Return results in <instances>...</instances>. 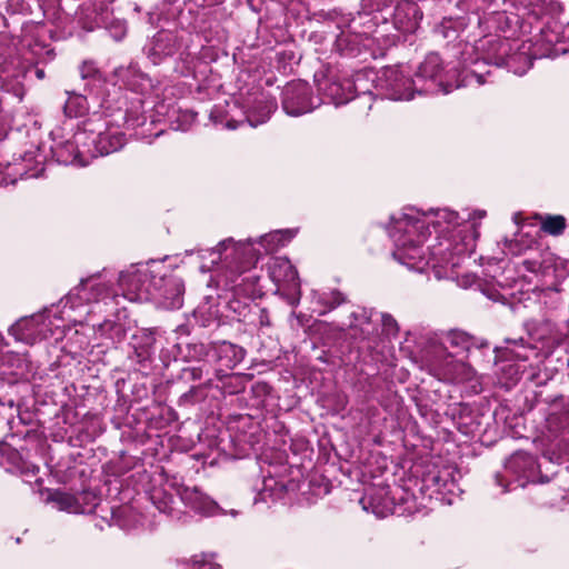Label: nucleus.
I'll use <instances>...</instances> for the list:
<instances>
[{
	"mask_svg": "<svg viewBox=\"0 0 569 569\" xmlns=\"http://www.w3.org/2000/svg\"><path fill=\"white\" fill-rule=\"evenodd\" d=\"M296 236V231L292 229L287 230H277L274 232H270L268 234L261 236L259 239V243L267 251H274L279 247L284 246Z\"/></svg>",
	"mask_w": 569,
	"mask_h": 569,
	"instance_id": "f704fd0d",
	"label": "nucleus"
},
{
	"mask_svg": "<svg viewBox=\"0 0 569 569\" xmlns=\"http://www.w3.org/2000/svg\"><path fill=\"white\" fill-rule=\"evenodd\" d=\"M389 236L395 244L393 258L409 269L422 272L429 264L433 267L435 259L423 249L427 240L428 220L417 208H406L403 211L393 214L388 228Z\"/></svg>",
	"mask_w": 569,
	"mask_h": 569,
	"instance_id": "20e7f679",
	"label": "nucleus"
},
{
	"mask_svg": "<svg viewBox=\"0 0 569 569\" xmlns=\"http://www.w3.org/2000/svg\"><path fill=\"white\" fill-rule=\"evenodd\" d=\"M141 338L143 340L142 346L134 347L136 359L140 363L150 359L152 355V347L156 342L154 333L152 331H144Z\"/></svg>",
	"mask_w": 569,
	"mask_h": 569,
	"instance_id": "c03bdc74",
	"label": "nucleus"
},
{
	"mask_svg": "<svg viewBox=\"0 0 569 569\" xmlns=\"http://www.w3.org/2000/svg\"><path fill=\"white\" fill-rule=\"evenodd\" d=\"M312 299L318 306L322 307V310L319 312L320 315H325L347 301L346 296L336 289L323 292L315 291L312 293Z\"/></svg>",
	"mask_w": 569,
	"mask_h": 569,
	"instance_id": "473e14b6",
	"label": "nucleus"
},
{
	"mask_svg": "<svg viewBox=\"0 0 569 569\" xmlns=\"http://www.w3.org/2000/svg\"><path fill=\"white\" fill-rule=\"evenodd\" d=\"M230 515H231V516H233V517H236V516L238 515V511H237V510H231V511H230Z\"/></svg>",
	"mask_w": 569,
	"mask_h": 569,
	"instance_id": "338daca9",
	"label": "nucleus"
},
{
	"mask_svg": "<svg viewBox=\"0 0 569 569\" xmlns=\"http://www.w3.org/2000/svg\"><path fill=\"white\" fill-rule=\"evenodd\" d=\"M4 457L13 471L24 476H36L39 472V466L26 460L17 450L10 449Z\"/></svg>",
	"mask_w": 569,
	"mask_h": 569,
	"instance_id": "c9c22d12",
	"label": "nucleus"
},
{
	"mask_svg": "<svg viewBox=\"0 0 569 569\" xmlns=\"http://www.w3.org/2000/svg\"><path fill=\"white\" fill-rule=\"evenodd\" d=\"M376 89L391 100H411L418 94L413 88V77L402 67L383 68L377 76Z\"/></svg>",
	"mask_w": 569,
	"mask_h": 569,
	"instance_id": "4468645a",
	"label": "nucleus"
},
{
	"mask_svg": "<svg viewBox=\"0 0 569 569\" xmlns=\"http://www.w3.org/2000/svg\"><path fill=\"white\" fill-rule=\"evenodd\" d=\"M47 502L59 511L68 513H90L98 506V497L92 491H81L77 495L61 489L49 490Z\"/></svg>",
	"mask_w": 569,
	"mask_h": 569,
	"instance_id": "f3484780",
	"label": "nucleus"
},
{
	"mask_svg": "<svg viewBox=\"0 0 569 569\" xmlns=\"http://www.w3.org/2000/svg\"><path fill=\"white\" fill-rule=\"evenodd\" d=\"M363 80V77L359 73L353 80L348 78L338 79L331 76L316 74L315 81L319 93L316 101H319V106L321 103H332L335 106L345 104L353 99V93L358 90H362L361 93H359L360 98L370 101L371 96L369 89H363L360 86Z\"/></svg>",
	"mask_w": 569,
	"mask_h": 569,
	"instance_id": "9d476101",
	"label": "nucleus"
},
{
	"mask_svg": "<svg viewBox=\"0 0 569 569\" xmlns=\"http://www.w3.org/2000/svg\"><path fill=\"white\" fill-rule=\"evenodd\" d=\"M183 505L202 516H214L218 513V505L198 488L186 487L179 491Z\"/></svg>",
	"mask_w": 569,
	"mask_h": 569,
	"instance_id": "5701e85b",
	"label": "nucleus"
},
{
	"mask_svg": "<svg viewBox=\"0 0 569 569\" xmlns=\"http://www.w3.org/2000/svg\"><path fill=\"white\" fill-rule=\"evenodd\" d=\"M446 343L450 347H457L468 350L472 345V337L460 330H451L446 336Z\"/></svg>",
	"mask_w": 569,
	"mask_h": 569,
	"instance_id": "49530a36",
	"label": "nucleus"
},
{
	"mask_svg": "<svg viewBox=\"0 0 569 569\" xmlns=\"http://www.w3.org/2000/svg\"><path fill=\"white\" fill-rule=\"evenodd\" d=\"M97 332L112 343H119L126 338L124 326L112 320H104L97 327Z\"/></svg>",
	"mask_w": 569,
	"mask_h": 569,
	"instance_id": "4c0bfd02",
	"label": "nucleus"
},
{
	"mask_svg": "<svg viewBox=\"0 0 569 569\" xmlns=\"http://www.w3.org/2000/svg\"><path fill=\"white\" fill-rule=\"evenodd\" d=\"M36 74L38 79L44 78V71L42 69H37Z\"/></svg>",
	"mask_w": 569,
	"mask_h": 569,
	"instance_id": "bf43d9fd",
	"label": "nucleus"
},
{
	"mask_svg": "<svg viewBox=\"0 0 569 569\" xmlns=\"http://www.w3.org/2000/svg\"><path fill=\"white\" fill-rule=\"evenodd\" d=\"M566 228V219L562 216H546L541 222V229L552 236H559Z\"/></svg>",
	"mask_w": 569,
	"mask_h": 569,
	"instance_id": "a18cd8bd",
	"label": "nucleus"
},
{
	"mask_svg": "<svg viewBox=\"0 0 569 569\" xmlns=\"http://www.w3.org/2000/svg\"><path fill=\"white\" fill-rule=\"evenodd\" d=\"M535 7L538 8L541 13L551 16L558 14L562 10L559 0H535Z\"/></svg>",
	"mask_w": 569,
	"mask_h": 569,
	"instance_id": "de8ad7c7",
	"label": "nucleus"
},
{
	"mask_svg": "<svg viewBox=\"0 0 569 569\" xmlns=\"http://www.w3.org/2000/svg\"><path fill=\"white\" fill-rule=\"evenodd\" d=\"M505 343L503 357L508 360L529 361L532 357H538L537 348L532 345H525L523 338H507Z\"/></svg>",
	"mask_w": 569,
	"mask_h": 569,
	"instance_id": "c756f323",
	"label": "nucleus"
},
{
	"mask_svg": "<svg viewBox=\"0 0 569 569\" xmlns=\"http://www.w3.org/2000/svg\"><path fill=\"white\" fill-rule=\"evenodd\" d=\"M126 124H127L128 127H130V126H131V127H134V123H133V122H131L130 120H126Z\"/></svg>",
	"mask_w": 569,
	"mask_h": 569,
	"instance_id": "e2e57ef3",
	"label": "nucleus"
},
{
	"mask_svg": "<svg viewBox=\"0 0 569 569\" xmlns=\"http://www.w3.org/2000/svg\"><path fill=\"white\" fill-rule=\"evenodd\" d=\"M77 141L82 147H91L90 157L106 156L120 150L126 143V136L107 119H90L82 130L77 131Z\"/></svg>",
	"mask_w": 569,
	"mask_h": 569,
	"instance_id": "423d86ee",
	"label": "nucleus"
},
{
	"mask_svg": "<svg viewBox=\"0 0 569 569\" xmlns=\"http://www.w3.org/2000/svg\"><path fill=\"white\" fill-rule=\"evenodd\" d=\"M113 78L114 84H119L120 87L128 88L132 91H137L144 80V76L139 71L134 63L116 68L113 71Z\"/></svg>",
	"mask_w": 569,
	"mask_h": 569,
	"instance_id": "c85d7f7f",
	"label": "nucleus"
},
{
	"mask_svg": "<svg viewBox=\"0 0 569 569\" xmlns=\"http://www.w3.org/2000/svg\"><path fill=\"white\" fill-rule=\"evenodd\" d=\"M425 365L432 376L443 381L457 382L465 372V365L447 352L443 346L429 349L425 355Z\"/></svg>",
	"mask_w": 569,
	"mask_h": 569,
	"instance_id": "dca6fc26",
	"label": "nucleus"
},
{
	"mask_svg": "<svg viewBox=\"0 0 569 569\" xmlns=\"http://www.w3.org/2000/svg\"><path fill=\"white\" fill-rule=\"evenodd\" d=\"M226 128L233 130L237 128V122L236 121H227Z\"/></svg>",
	"mask_w": 569,
	"mask_h": 569,
	"instance_id": "13d9d810",
	"label": "nucleus"
},
{
	"mask_svg": "<svg viewBox=\"0 0 569 569\" xmlns=\"http://www.w3.org/2000/svg\"><path fill=\"white\" fill-rule=\"evenodd\" d=\"M372 310L360 307L350 313V321L348 326L350 329L359 331L358 333L355 332L356 338L368 339L376 331V326L372 322Z\"/></svg>",
	"mask_w": 569,
	"mask_h": 569,
	"instance_id": "bb28decb",
	"label": "nucleus"
},
{
	"mask_svg": "<svg viewBox=\"0 0 569 569\" xmlns=\"http://www.w3.org/2000/svg\"><path fill=\"white\" fill-rule=\"evenodd\" d=\"M422 213L423 219L428 220V232L432 226L438 233L437 242L430 246V256L435 259L433 268L457 267L462 257L475 251L479 236L476 222H472L471 230L457 229L463 219L453 210L442 208Z\"/></svg>",
	"mask_w": 569,
	"mask_h": 569,
	"instance_id": "7ed1b4c3",
	"label": "nucleus"
},
{
	"mask_svg": "<svg viewBox=\"0 0 569 569\" xmlns=\"http://www.w3.org/2000/svg\"><path fill=\"white\" fill-rule=\"evenodd\" d=\"M268 271L270 279L279 289L281 287H288L289 289L299 287L298 272L286 257L272 258L268 264Z\"/></svg>",
	"mask_w": 569,
	"mask_h": 569,
	"instance_id": "412c9836",
	"label": "nucleus"
},
{
	"mask_svg": "<svg viewBox=\"0 0 569 569\" xmlns=\"http://www.w3.org/2000/svg\"><path fill=\"white\" fill-rule=\"evenodd\" d=\"M212 555L201 553L196 555L190 559L178 560V565L182 567V569H217L219 565L213 562Z\"/></svg>",
	"mask_w": 569,
	"mask_h": 569,
	"instance_id": "79ce46f5",
	"label": "nucleus"
},
{
	"mask_svg": "<svg viewBox=\"0 0 569 569\" xmlns=\"http://www.w3.org/2000/svg\"><path fill=\"white\" fill-rule=\"evenodd\" d=\"M176 50L177 41L174 34L162 30L153 37L147 54L153 64H159L163 58L172 56Z\"/></svg>",
	"mask_w": 569,
	"mask_h": 569,
	"instance_id": "393cba45",
	"label": "nucleus"
},
{
	"mask_svg": "<svg viewBox=\"0 0 569 569\" xmlns=\"http://www.w3.org/2000/svg\"><path fill=\"white\" fill-rule=\"evenodd\" d=\"M456 74L447 70L438 53L431 52L421 61L413 74V88L418 96L447 94L458 88L453 86Z\"/></svg>",
	"mask_w": 569,
	"mask_h": 569,
	"instance_id": "0eeeda50",
	"label": "nucleus"
},
{
	"mask_svg": "<svg viewBox=\"0 0 569 569\" xmlns=\"http://www.w3.org/2000/svg\"><path fill=\"white\" fill-rule=\"evenodd\" d=\"M542 326H545L548 330H551L552 328V323L550 321H545Z\"/></svg>",
	"mask_w": 569,
	"mask_h": 569,
	"instance_id": "680f3d73",
	"label": "nucleus"
},
{
	"mask_svg": "<svg viewBox=\"0 0 569 569\" xmlns=\"http://www.w3.org/2000/svg\"><path fill=\"white\" fill-rule=\"evenodd\" d=\"M289 489L288 483L282 480H277L273 477H267L263 479V487L261 495L263 499L270 497L272 499L281 498L282 495Z\"/></svg>",
	"mask_w": 569,
	"mask_h": 569,
	"instance_id": "37998d69",
	"label": "nucleus"
},
{
	"mask_svg": "<svg viewBox=\"0 0 569 569\" xmlns=\"http://www.w3.org/2000/svg\"><path fill=\"white\" fill-rule=\"evenodd\" d=\"M546 429L553 438L569 432V399L560 398L551 405L546 418Z\"/></svg>",
	"mask_w": 569,
	"mask_h": 569,
	"instance_id": "4be33fe9",
	"label": "nucleus"
},
{
	"mask_svg": "<svg viewBox=\"0 0 569 569\" xmlns=\"http://www.w3.org/2000/svg\"><path fill=\"white\" fill-rule=\"evenodd\" d=\"M63 109L64 113L70 118L82 117L89 110L88 100L83 94L76 92L69 93Z\"/></svg>",
	"mask_w": 569,
	"mask_h": 569,
	"instance_id": "58836bf2",
	"label": "nucleus"
},
{
	"mask_svg": "<svg viewBox=\"0 0 569 569\" xmlns=\"http://www.w3.org/2000/svg\"><path fill=\"white\" fill-rule=\"evenodd\" d=\"M274 110L276 103L264 96H261L248 107L246 120L251 127H257L267 122Z\"/></svg>",
	"mask_w": 569,
	"mask_h": 569,
	"instance_id": "cd10ccee",
	"label": "nucleus"
},
{
	"mask_svg": "<svg viewBox=\"0 0 569 569\" xmlns=\"http://www.w3.org/2000/svg\"><path fill=\"white\" fill-rule=\"evenodd\" d=\"M81 79L87 81L86 88L92 92L100 88L103 83V77L99 68L93 61H83L80 67Z\"/></svg>",
	"mask_w": 569,
	"mask_h": 569,
	"instance_id": "e433bc0d",
	"label": "nucleus"
},
{
	"mask_svg": "<svg viewBox=\"0 0 569 569\" xmlns=\"http://www.w3.org/2000/svg\"><path fill=\"white\" fill-rule=\"evenodd\" d=\"M213 356L221 366L232 369L239 365L246 356V350L229 341L212 345Z\"/></svg>",
	"mask_w": 569,
	"mask_h": 569,
	"instance_id": "a878e982",
	"label": "nucleus"
},
{
	"mask_svg": "<svg viewBox=\"0 0 569 569\" xmlns=\"http://www.w3.org/2000/svg\"><path fill=\"white\" fill-rule=\"evenodd\" d=\"M58 328L59 326H54L49 316L42 312L19 319L9 328V332L17 341L32 346L53 336L54 329Z\"/></svg>",
	"mask_w": 569,
	"mask_h": 569,
	"instance_id": "2eb2a0df",
	"label": "nucleus"
},
{
	"mask_svg": "<svg viewBox=\"0 0 569 569\" xmlns=\"http://www.w3.org/2000/svg\"><path fill=\"white\" fill-rule=\"evenodd\" d=\"M258 323L261 328L271 326L270 317L267 309L260 308L258 310Z\"/></svg>",
	"mask_w": 569,
	"mask_h": 569,
	"instance_id": "3c124183",
	"label": "nucleus"
},
{
	"mask_svg": "<svg viewBox=\"0 0 569 569\" xmlns=\"http://www.w3.org/2000/svg\"><path fill=\"white\" fill-rule=\"evenodd\" d=\"M457 472L450 467H445L435 473H429L423 479L427 487H435L436 491H448L452 492L456 487L455 475Z\"/></svg>",
	"mask_w": 569,
	"mask_h": 569,
	"instance_id": "7c9ffc66",
	"label": "nucleus"
},
{
	"mask_svg": "<svg viewBox=\"0 0 569 569\" xmlns=\"http://www.w3.org/2000/svg\"><path fill=\"white\" fill-rule=\"evenodd\" d=\"M292 292L288 297V302L296 307L300 301V286L297 289H290Z\"/></svg>",
	"mask_w": 569,
	"mask_h": 569,
	"instance_id": "864d4df0",
	"label": "nucleus"
},
{
	"mask_svg": "<svg viewBox=\"0 0 569 569\" xmlns=\"http://www.w3.org/2000/svg\"><path fill=\"white\" fill-rule=\"evenodd\" d=\"M540 465L536 458L525 451L515 452L505 463V475L496 476L497 483L503 487V491H511L512 481H517L519 487L527 483L546 482L547 478L540 475Z\"/></svg>",
	"mask_w": 569,
	"mask_h": 569,
	"instance_id": "f8f14e48",
	"label": "nucleus"
},
{
	"mask_svg": "<svg viewBox=\"0 0 569 569\" xmlns=\"http://www.w3.org/2000/svg\"><path fill=\"white\" fill-rule=\"evenodd\" d=\"M118 293L107 282L97 277H90L74 287L64 298L63 312L69 308L71 311H77L87 307L84 315L94 312V308H100V305L108 306L114 302Z\"/></svg>",
	"mask_w": 569,
	"mask_h": 569,
	"instance_id": "6e6552de",
	"label": "nucleus"
},
{
	"mask_svg": "<svg viewBox=\"0 0 569 569\" xmlns=\"http://www.w3.org/2000/svg\"><path fill=\"white\" fill-rule=\"evenodd\" d=\"M470 21L471 18H468L467 21L465 17H445L435 26L433 34L446 44L455 43L460 39Z\"/></svg>",
	"mask_w": 569,
	"mask_h": 569,
	"instance_id": "b1692460",
	"label": "nucleus"
},
{
	"mask_svg": "<svg viewBox=\"0 0 569 569\" xmlns=\"http://www.w3.org/2000/svg\"><path fill=\"white\" fill-rule=\"evenodd\" d=\"M212 351V345H204L202 342L187 343L182 351V357L186 361L201 362Z\"/></svg>",
	"mask_w": 569,
	"mask_h": 569,
	"instance_id": "a19ab883",
	"label": "nucleus"
},
{
	"mask_svg": "<svg viewBox=\"0 0 569 569\" xmlns=\"http://www.w3.org/2000/svg\"><path fill=\"white\" fill-rule=\"evenodd\" d=\"M150 499L154 507L162 513L174 518L180 519L179 511L174 508V498L171 493H168L167 491L162 489H154L151 495Z\"/></svg>",
	"mask_w": 569,
	"mask_h": 569,
	"instance_id": "72a5a7b5",
	"label": "nucleus"
},
{
	"mask_svg": "<svg viewBox=\"0 0 569 569\" xmlns=\"http://www.w3.org/2000/svg\"><path fill=\"white\" fill-rule=\"evenodd\" d=\"M70 320L74 321V322H79V323H82V320L81 319H77V318H70Z\"/></svg>",
	"mask_w": 569,
	"mask_h": 569,
	"instance_id": "0e129e2a",
	"label": "nucleus"
},
{
	"mask_svg": "<svg viewBox=\"0 0 569 569\" xmlns=\"http://www.w3.org/2000/svg\"><path fill=\"white\" fill-rule=\"evenodd\" d=\"M533 59H541V57L533 56L530 41L518 43L515 39L513 49L506 56L502 67L517 76H523L532 67Z\"/></svg>",
	"mask_w": 569,
	"mask_h": 569,
	"instance_id": "aec40b11",
	"label": "nucleus"
},
{
	"mask_svg": "<svg viewBox=\"0 0 569 569\" xmlns=\"http://www.w3.org/2000/svg\"><path fill=\"white\" fill-rule=\"evenodd\" d=\"M53 143L50 147L52 157L57 162L62 164H73L84 167L89 163L91 147H82V143L77 141V132L71 139L59 140L52 139Z\"/></svg>",
	"mask_w": 569,
	"mask_h": 569,
	"instance_id": "6ab92c4d",
	"label": "nucleus"
},
{
	"mask_svg": "<svg viewBox=\"0 0 569 569\" xmlns=\"http://www.w3.org/2000/svg\"><path fill=\"white\" fill-rule=\"evenodd\" d=\"M118 283L122 296L130 301H152L167 310L182 307L183 280L173 273H167L161 261L131 266L119 274Z\"/></svg>",
	"mask_w": 569,
	"mask_h": 569,
	"instance_id": "f03ea898",
	"label": "nucleus"
},
{
	"mask_svg": "<svg viewBox=\"0 0 569 569\" xmlns=\"http://www.w3.org/2000/svg\"><path fill=\"white\" fill-rule=\"evenodd\" d=\"M8 343L6 342L3 336L0 333V362H6V357L9 353L7 351Z\"/></svg>",
	"mask_w": 569,
	"mask_h": 569,
	"instance_id": "5fc2aeb1",
	"label": "nucleus"
},
{
	"mask_svg": "<svg viewBox=\"0 0 569 569\" xmlns=\"http://www.w3.org/2000/svg\"><path fill=\"white\" fill-rule=\"evenodd\" d=\"M492 6L493 0H459L456 4L460 11L473 14L476 20L490 10Z\"/></svg>",
	"mask_w": 569,
	"mask_h": 569,
	"instance_id": "ea45409f",
	"label": "nucleus"
},
{
	"mask_svg": "<svg viewBox=\"0 0 569 569\" xmlns=\"http://www.w3.org/2000/svg\"><path fill=\"white\" fill-rule=\"evenodd\" d=\"M525 326H526V329H527L528 333L530 336H532L535 339H537V340L545 339L543 335H538V333L533 332L535 322L528 321V322H526Z\"/></svg>",
	"mask_w": 569,
	"mask_h": 569,
	"instance_id": "4d7b16f0",
	"label": "nucleus"
},
{
	"mask_svg": "<svg viewBox=\"0 0 569 569\" xmlns=\"http://www.w3.org/2000/svg\"><path fill=\"white\" fill-rule=\"evenodd\" d=\"M513 44L515 39L503 38L491 32H482L481 38L473 46L466 43L460 57L465 67H471L466 77L475 78L478 84L486 83V77L490 76L491 71L483 72L482 67L501 68L506 56L513 49Z\"/></svg>",
	"mask_w": 569,
	"mask_h": 569,
	"instance_id": "39448f33",
	"label": "nucleus"
},
{
	"mask_svg": "<svg viewBox=\"0 0 569 569\" xmlns=\"http://www.w3.org/2000/svg\"><path fill=\"white\" fill-rule=\"evenodd\" d=\"M319 107V101L311 97V90L305 81L288 83L282 91V108L287 114L298 117Z\"/></svg>",
	"mask_w": 569,
	"mask_h": 569,
	"instance_id": "a211bd4d",
	"label": "nucleus"
},
{
	"mask_svg": "<svg viewBox=\"0 0 569 569\" xmlns=\"http://www.w3.org/2000/svg\"><path fill=\"white\" fill-rule=\"evenodd\" d=\"M253 241L234 242L232 238L224 239L212 249L199 250L202 260L200 270L208 272L217 267L218 282L233 295L228 301V308L238 320H244L250 311L249 299L260 295V277L251 270L257 262L258 254L252 249Z\"/></svg>",
	"mask_w": 569,
	"mask_h": 569,
	"instance_id": "f257e3e1",
	"label": "nucleus"
},
{
	"mask_svg": "<svg viewBox=\"0 0 569 569\" xmlns=\"http://www.w3.org/2000/svg\"><path fill=\"white\" fill-rule=\"evenodd\" d=\"M380 321L382 325V330L389 335L395 336L398 332V323L396 319L388 313H381L380 315Z\"/></svg>",
	"mask_w": 569,
	"mask_h": 569,
	"instance_id": "8fccbe9b",
	"label": "nucleus"
},
{
	"mask_svg": "<svg viewBox=\"0 0 569 569\" xmlns=\"http://www.w3.org/2000/svg\"><path fill=\"white\" fill-rule=\"evenodd\" d=\"M486 216H487V212H486L485 210H479V209H478V210H475V211H472V212H469V213H468V219H469V220H472V221H475V220H477V219H478V220H481V219H483Z\"/></svg>",
	"mask_w": 569,
	"mask_h": 569,
	"instance_id": "6e6d98bb",
	"label": "nucleus"
},
{
	"mask_svg": "<svg viewBox=\"0 0 569 569\" xmlns=\"http://www.w3.org/2000/svg\"><path fill=\"white\" fill-rule=\"evenodd\" d=\"M209 368L206 363L199 366L189 367L183 369V378L191 381H197L203 378L204 373H208Z\"/></svg>",
	"mask_w": 569,
	"mask_h": 569,
	"instance_id": "09e8293b",
	"label": "nucleus"
},
{
	"mask_svg": "<svg viewBox=\"0 0 569 569\" xmlns=\"http://www.w3.org/2000/svg\"><path fill=\"white\" fill-rule=\"evenodd\" d=\"M508 248H509V250L511 251V253H513V254H519V253H520V251H519V250H515V249H513L512 241H510V242H509Z\"/></svg>",
	"mask_w": 569,
	"mask_h": 569,
	"instance_id": "052dcab7",
	"label": "nucleus"
},
{
	"mask_svg": "<svg viewBox=\"0 0 569 569\" xmlns=\"http://www.w3.org/2000/svg\"><path fill=\"white\" fill-rule=\"evenodd\" d=\"M182 117H183V119L186 120L187 123L186 124H177V126H174L173 128L176 130L186 131V130H188L190 123L194 121V114H192V113L184 112V113H182Z\"/></svg>",
	"mask_w": 569,
	"mask_h": 569,
	"instance_id": "603ef678",
	"label": "nucleus"
},
{
	"mask_svg": "<svg viewBox=\"0 0 569 569\" xmlns=\"http://www.w3.org/2000/svg\"><path fill=\"white\" fill-rule=\"evenodd\" d=\"M516 0H503L502 10H488L481 17H478L476 22L481 32H491L493 34H502L503 38L512 39L519 33H526V23L523 20L526 7H517V12L509 11V8L515 6Z\"/></svg>",
	"mask_w": 569,
	"mask_h": 569,
	"instance_id": "9b49d317",
	"label": "nucleus"
},
{
	"mask_svg": "<svg viewBox=\"0 0 569 569\" xmlns=\"http://www.w3.org/2000/svg\"><path fill=\"white\" fill-rule=\"evenodd\" d=\"M395 0H362V6L369 12L379 13L373 17L376 21L381 20L387 23L389 20L396 30L403 33L415 32L422 19V12L418 4L411 0L399 1L392 11H389L390 4Z\"/></svg>",
	"mask_w": 569,
	"mask_h": 569,
	"instance_id": "1a4fd4ad",
	"label": "nucleus"
},
{
	"mask_svg": "<svg viewBox=\"0 0 569 569\" xmlns=\"http://www.w3.org/2000/svg\"><path fill=\"white\" fill-rule=\"evenodd\" d=\"M361 503L363 505V509H371L378 517H385L386 512L389 510L390 500L387 497L386 489L381 488L379 490L368 491L361 499Z\"/></svg>",
	"mask_w": 569,
	"mask_h": 569,
	"instance_id": "2f4dec72",
	"label": "nucleus"
},
{
	"mask_svg": "<svg viewBox=\"0 0 569 569\" xmlns=\"http://www.w3.org/2000/svg\"><path fill=\"white\" fill-rule=\"evenodd\" d=\"M8 405L10 407V409H12L14 407L13 400H9Z\"/></svg>",
	"mask_w": 569,
	"mask_h": 569,
	"instance_id": "69168bd1",
	"label": "nucleus"
},
{
	"mask_svg": "<svg viewBox=\"0 0 569 569\" xmlns=\"http://www.w3.org/2000/svg\"><path fill=\"white\" fill-rule=\"evenodd\" d=\"M530 43L535 57L556 58L569 52V23L549 20Z\"/></svg>",
	"mask_w": 569,
	"mask_h": 569,
	"instance_id": "ddd939ff",
	"label": "nucleus"
}]
</instances>
